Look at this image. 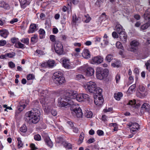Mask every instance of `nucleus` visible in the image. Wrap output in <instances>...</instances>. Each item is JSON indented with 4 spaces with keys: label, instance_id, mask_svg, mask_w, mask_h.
<instances>
[{
    "label": "nucleus",
    "instance_id": "79ce46f5",
    "mask_svg": "<svg viewBox=\"0 0 150 150\" xmlns=\"http://www.w3.org/2000/svg\"><path fill=\"white\" fill-rule=\"evenodd\" d=\"M20 130L21 132H25L27 130V128L25 125H23L21 127Z\"/></svg>",
    "mask_w": 150,
    "mask_h": 150
},
{
    "label": "nucleus",
    "instance_id": "de8ad7c7",
    "mask_svg": "<svg viewBox=\"0 0 150 150\" xmlns=\"http://www.w3.org/2000/svg\"><path fill=\"white\" fill-rule=\"evenodd\" d=\"M18 38H12L11 39V42L13 44L17 43L18 42Z\"/></svg>",
    "mask_w": 150,
    "mask_h": 150
},
{
    "label": "nucleus",
    "instance_id": "2f4dec72",
    "mask_svg": "<svg viewBox=\"0 0 150 150\" xmlns=\"http://www.w3.org/2000/svg\"><path fill=\"white\" fill-rule=\"evenodd\" d=\"M150 25V20H149L148 22H146V23L142 25L141 27V30H144L148 28Z\"/></svg>",
    "mask_w": 150,
    "mask_h": 150
},
{
    "label": "nucleus",
    "instance_id": "603ef678",
    "mask_svg": "<svg viewBox=\"0 0 150 150\" xmlns=\"http://www.w3.org/2000/svg\"><path fill=\"white\" fill-rule=\"evenodd\" d=\"M56 141L58 143L62 142L63 141V138L60 136L58 137L57 138Z\"/></svg>",
    "mask_w": 150,
    "mask_h": 150
},
{
    "label": "nucleus",
    "instance_id": "bb28decb",
    "mask_svg": "<svg viewBox=\"0 0 150 150\" xmlns=\"http://www.w3.org/2000/svg\"><path fill=\"white\" fill-rule=\"evenodd\" d=\"M116 30L117 32L119 34L122 32H124L123 31L122 27L120 24H117L116 26Z\"/></svg>",
    "mask_w": 150,
    "mask_h": 150
},
{
    "label": "nucleus",
    "instance_id": "37998d69",
    "mask_svg": "<svg viewBox=\"0 0 150 150\" xmlns=\"http://www.w3.org/2000/svg\"><path fill=\"white\" fill-rule=\"evenodd\" d=\"M93 114L92 112L89 111L85 113V116L87 118H91L92 117Z\"/></svg>",
    "mask_w": 150,
    "mask_h": 150
},
{
    "label": "nucleus",
    "instance_id": "423d86ee",
    "mask_svg": "<svg viewBox=\"0 0 150 150\" xmlns=\"http://www.w3.org/2000/svg\"><path fill=\"white\" fill-rule=\"evenodd\" d=\"M84 87L86 90L88 91L90 93H92L94 92V90H95L97 86L94 82L90 81L84 85Z\"/></svg>",
    "mask_w": 150,
    "mask_h": 150
},
{
    "label": "nucleus",
    "instance_id": "0eeeda50",
    "mask_svg": "<svg viewBox=\"0 0 150 150\" xmlns=\"http://www.w3.org/2000/svg\"><path fill=\"white\" fill-rule=\"evenodd\" d=\"M54 47L55 52L58 54L61 55L63 53V47L59 42H55Z\"/></svg>",
    "mask_w": 150,
    "mask_h": 150
},
{
    "label": "nucleus",
    "instance_id": "a878e982",
    "mask_svg": "<svg viewBox=\"0 0 150 150\" xmlns=\"http://www.w3.org/2000/svg\"><path fill=\"white\" fill-rule=\"evenodd\" d=\"M0 7L3 8L4 9H7L9 8L8 4L4 1L0 2Z\"/></svg>",
    "mask_w": 150,
    "mask_h": 150
},
{
    "label": "nucleus",
    "instance_id": "f704fd0d",
    "mask_svg": "<svg viewBox=\"0 0 150 150\" xmlns=\"http://www.w3.org/2000/svg\"><path fill=\"white\" fill-rule=\"evenodd\" d=\"M38 40V38L37 35L35 34L31 38V41L33 44L37 42Z\"/></svg>",
    "mask_w": 150,
    "mask_h": 150
},
{
    "label": "nucleus",
    "instance_id": "338daca9",
    "mask_svg": "<svg viewBox=\"0 0 150 150\" xmlns=\"http://www.w3.org/2000/svg\"><path fill=\"white\" fill-rule=\"evenodd\" d=\"M30 147L31 148V150H35L37 149L35 145L33 144H32L30 145Z\"/></svg>",
    "mask_w": 150,
    "mask_h": 150
},
{
    "label": "nucleus",
    "instance_id": "864d4df0",
    "mask_svg": "<svg viewBox=\"0 0 150 150\" xmlns=\"http://www.w3.org/2000/svg\"><path fill=\"white\" fill-rule=\"evenodd\" d=\"M35 52L38 54L40 55H42L44 54V53L43 51L39 50H37L35 51Z\"/></svg>",
    "mask_w": 150,
    "mask_h": 150
},
{
    "label": "nucleus",
    "instance_id": "774afa93",
    "mask_svg": "<svg viewBox=\"0 0 150 150\" xmlns=\"http://www.w3.org/2000/svg\"><path fill=\"white\" fill-rule=\"evenodd\" d=\"M145 66L146 67V69L150 67V60H148L147 62L145 63Z\"/></svg>",
    "mask_w": 150,
    "mask_h": 150
},
{
    "label": "nucleus",
    "instance_id": "20e7f679",
    "mask_svg": "<svg viewBox=\"0 0 150 150\" xmlns=\"http://www.w3.org/2000/svg\"><path fill=\"white\" fill-rule=\"evenodd\" d=\"M96 73L97 78L102 80L108 76V70L106 69L103 70L101 68L98 67L96 69Z\"/></svg>",
    "mask_w": 150,
    "mask_h": 150
},
{
    "label": "nucleus",
    "instance_id": "f8f14e48",
    "mask_svg": "<svg viewBox=\"0 0 150 150\" xmlns=\"http://www.w3.org/2000/svg\"><path fill=\"white\" fill-rule=\"evenodd\" d=\"M150 110V105L148 104L145 103L142 105L141 110L140 112L142 114H144L145 112H149Z\"/></svg>",
    "mask_w": 150,
    "mask_h": 150
},
{
    "label": "nucleus",
    "instance_id": "5fc2aeb1",
    "mask_svg": "<svg viewBox=\"0 0 150 150\" xmlns=\"http://www.w3.org/2000/svg\"><path fill=\"white\" fill-rule=\"evenodd\" d=\"M77 20L76 17V15L73 16H72V22L73 24H75Z\"/></svg>",
    "mask_w": 150,
    "mask_h": 150
},
{
    "label": "nucleus",
    "instance_id": "a19ab883",
    "mask_svg": "<svg viewBox=\"0 0 150 150\" xmlns=\"http://www.w3.org/2000/svg\"><path fill=\"white\" fill-rule=\"evenodd\" d=\"M112 59L113 56L110 54H108L105 59V60L109 62H110Z\"/></svg>",
    "mask_w": 150,
    "mask_h": 150
},
{
    "label": "nucleus",
    "instance_id": "393cba45",
    "mask_svg": "<svg viewBox=\"0 0 150 150\" xmlns=\"http://www.w3.org/2000/svg\"><path fill=\"white\" fill-rule=\"evenodd\" d=\"M0 7L3 8L4 9H7L9 8L8 4L4 1L0 2Z\"/></svg>",
    "mask_w": 150,
    "mask_h": 150
},
{
    "label": "nucleus",
    "instance_id": "49530a36",
    "mask_svg": "<svg viewBox=\"0 0 150 150\" xmlns=\"http://www.w3.org/2000/svg\"><path fill=\"white\" fill-rule=\"evenodd\" d=\"M21 41L27 45H28L29 43V39L28 38H23L21 40Z\"/></svg>",
    "mask_w": 150,
    "mask_h": 150
},
{
    "label": "nucleus",
    "instance_id": "58836bf2",
    "mask_svg": "<svg viewBox=\"0 0 150 150\" xmlns=\"http://www.w3.org/2000/svg\"><path fill=\"white\" fill-rule=\"evenodd\" d=\"M120 63L119 61L115 60V61L112 64V66L113 67H118L120 65Z\"/></svg>",
    "mask_w": 150,
    "mask_h": 150
},
{
    "label": "nucleus",
    "instance_id": "9b49d317",
    "mask_svg": "<svg viewBox=\"0 0 150 150\" xmlns=\"http://www.w3.org/2000/svg\"><path fill=\"white\" fill-rule=\"evenodd\" d=\"M139 42L136 40H134L130 42V45L131 46V51L133 52H136L138 50V46L139 45Z\"/></svg>",
    "mask_w": 150,
    "mask_h": 150
},
{
    "label": "nucleus",
    "instance_id": "09e8293b",
    "mask_svg": "<svg viewBox=\"0 0 150 150\" xmlns=\"http://www.w3.org/2000/svg\"><path fill=\"white\" fill-rule=\"evenodd\" d=\"M136 104V102L134 100V101H132V100H131L129 101L127 104L128 105H131L132 107H135V105Z\"/></svg>",
    "mask_w": 150,
    "mask_h": 150
},
{
    "label": "nucleus",
    "instance_id": "7ed1b4c3",
    "mask_svg": "<svg viewBox=\"0 0 150 150\" xmlns=\"http://www.w3.org/2000/svg\"><path fill=\"white\" fill-rule=\"evenodd\" d=\"M63 73L58 71L54 73L52 79L54 83L57 85H61L65 82V78L63 76Z\"/></svg>",
    "mask_w": 150,
    "mask_h": 150
},
{
    "label": "nucleus",
    "instance_id": "e2e57ef3",
    "mask_svg": "<svg viewBox=\"0 0 150 150\" xmlns=\"http://www.w3.org/2000/svg\"><path fill=\"white\" fill-rule=\"evenodd\" d=\"M51 113L54 116H55L57 115V112L54 109H52L51 110Z\"/></svg>",
    "mask_w": 150,
    "mask_h": 150
},
{
    "label": "nucleus",
    "instance_id": "ddd939ff",
    "mask_svg": "<svg viewBox=\"0 0 150 150\" xmlns=\"http://www.w3.org/2000/svg\"><path fill=\"white\" fill-rule=\"evenodd\" d=\"M94 99L95 103L98 106L101 105L104 101L102 96H94Z\"/></svg>",
    "mask_w": 150,
    "mask_h": 150
},
{
    "label": "nucleus",
    "instance_id": "4c0bfd02",
    "mask_svg": "<svg viewBox=\"0 0 150 150\" xmlns=\"http://www.w3.org/2000/svg\"><path fill=\"white\" fill-rule=\"evenodd\" d=\"M84 21L86 23L89 22L91 20V18L89 16L88 14L85 15L83 18Z\"/></svg>",
    "mask_w": 150,
    "mask_h": 150
},
{
    "label": "nucleus",
    "instance_id": "5701e85b",
    "mask_svg": "<svg viewBox=\"0 0 150 150\" xmlns=\"http://www.w3.org/2000/svg\"><path fill=\"white\" fill-rule=\"evenodd\" d=\"M36 25L35 24H32L30 26L29 29L28 30V33H33L36 30Z\"/></svg>",
    "mask_w": 150,
    "mask_h": 150
},
{
    "label": "nucleus",
    "instance_id": "13d9d810",
    "mask_svg": "<svg viewBox=\"0 0 150 150\" xmlns=\"http://www.w3.org/2000/svg\"><path fill=\"white\" fill-rule=\"evenodd\" d=\"M39 33L40 35L43 36L45 35V32L44 30L40 29L39 31Z\"/></svg>",
    "mask_w": 150,
    "mask_h": 150
},
{
    "label": "nucleus",
    "instance_id": "a211bd4d",
    "mask_svg": "<svg viewBox=\"0 0 150 150\" xmlns=\"http://www.w3.org/2000/svg\"><path fill=\"white\" fill-rule=\"evenodd\" d=\"M82 55L84 58L86 59H88L91 56L89 51L87 49H84L82 53Z\"/></svg>",
    "mask_w": 150,
    "mask_h": 150
},
{
    "label": "nucleus",
    "instance_id": "bf43d9fd",
    "mask_svg": "<svg viewBox=\"0 0 150 150\" xmlns=\"http://www.w3.org/2000/svg\"><path fill=\"white\" fill-rule=\"evenodd\" d=\"M8 65L9 67L11 68H14L15 67V64L12 62H9Z\"/></svg>",
    "mask_w": 150,
    "mask_h": 150
},
{
    "label": "nucleus",
    "instance_id": "4d7b16f0",
    "mask_svg": "<svg viewBox=\"0 0 150 150\" xmlns=\"http://www.w3.org/2000/svg\"><path fill=\"white\" fill-rule=\"evenodd\" d=\"M55 36L53 35H51L50 36V38L51 41L52 42H55Z\"/></svg>",
    "mask_w": 150,
    "mask_h": 150
},
{
    "label": "nucleus",
    "instance_id": "680f3d73",
    "mask_svg": "<svg viewBox=\"0 0 150 150\" xmlns=\"http://www.w3.org/2000/svg\"><path fill=\"white\" fill-rule=\"evenodd\" d=\"M84 78L83 75L82 74H78L76 76V79L77 80H80L81 79Z\"/></svg>",
    "mask_w": 150,
    "mask_h": 150
},
{
    "label": "nucleus",
    "instance_id": "b1692460",
    "mask_svg": "<svg viewBox=\"0 0 150 150\" xmlns=\"http://www.w3.org/2000/svg\"><path fill=\"white\" fill-rule=\"evenodd\" d=\"M49 92L47 90L42 91L40 93L41 96H42L44 98H46L47 97L48 98Z\"/></svg>",
    "mask_w": 150,
    "mask_h": 150
},
{
    "label": "nucleus",
    "instance_id": "ea45409f",
    "mask_svg": "<svg viewBox=\"0 0 150 150\" xmlns=\"http://www.w3.org/2000/svg\"><path fill=\"white\" fill-rule=\"evenodd\" d=\"M17 140L18 141V148H20L23 146V144L22 143V141L21 140V139L20 138H18Z\"/></svg>",
    "mask_w": 150,
    "mask_h": 150
},
{
    "label": "nucleus",
    "instance_id": "c03bdc74",
    "mask_svg": "<svg viewBox=\"0 0 150 150\" xmlns=\"http://www.w3.org/2000/svg\"><path fill=\"white\" fill-rule=\"evenodd\" d=\"M116 46L117 48L121 49H123V47L121 43L119 41H117L116 43Z\"/></svg>",
    "mask_w": 150,
    "mask_h": 150
},
{
    "label": "nucleus",
    "instance_id": "6ab92c4d",
    "mask_svg": "<svg viewBox=\"0 0 150 150\" xmlns=\"http://www.w3.org/2000/svg\"><path fill=\"white\" fill-rule=\"evenodd\" d=\"M94 73V70L92 67L88 68L86 71V75L88 76H92Z\"/></svg>",
    "mask_w": 150,
    "mask_h": 150
},
{
    "label": "nucleus",
    "instance_id": "aec40b11",
    "mask_svg": "<svg viewBox=\"0 0 150 150\" xmlns=\"http://www.w3.org/2000/svg\"><path fill=\"white\" fill-rule=\"evenodd\" d=\"M69 60L67 58L63 59L62 60V64L63 67L65 68L68 69L70 67Z\"/></svg>",
    "mask_w": 150,
    "mask_h": 150
},
{
    "label": "nucleus",
    "instance_id": "72a5a7b5",
    "mask_svg": "<svg viewBox=\"0 0 150 150\" xmlns=\"http://www.w3.org/2000/svg\"><path fill=\"white\" fill-rule=\"evenodd\" d=\"M47 67L52 68L55 65V62L54 61L48 60L47 62Z\"/></svg>",
    "mask_w": 150,
    "mask_h": 150
},
{
    "label": "nucleus",
    "instance_id": "7c9ffc66",
    "mask_svg": "<svg viewBox=\"0 0 150 150\" xmlns=\"http://www.w3.org/2000/svg\"><path fill=\"white\" fill-rule=\"evenodd\" d=\"M43 107L44 111L46 113H48L50 112L51 107L47 105V104L45 105H43Z\"/></svg>",
    "mask_w": 150,
    "mask_h": 150
},
{
    "label": "nucleus",
    "instance_id": "9d476101",
    "mask_svg": "<svg viewBox=\"0 0 150 150\" xmlns=\"http://www.w3.org/2000/svg\"><path fill=\"white\" fill-rule=\"evenodd\" d=\"M103 58L100 56H97L92 58L91 63L93 64L98 65L103 62Z\"/></svg>",
    "mask_w": 150,
    "mask_h": 150
},
{
    "label": "nucleus",
    "instance_id": "a18cd8bd",
    "mask_svg": "<svg viewBox=\"0 0 150 150\" xmlns=\"http://www.w3.org/2000/svg\"><path fill=\"white\" fill-rule=\"evenodd\" d=\"M102 3V0H98L95 3V6L97 7H99Z\"/></svg>",
    "mask_w": 150,
    "mask_h": 150
},
{
    "label": "nucleus",
    "instance_id": "1a4fd4ad",
    "mask_svg": "<svg viewBox=\"0 0 150 150\" xmlns=\"http://www.w3.org/2000/svg\"><path fill=\"white\" fill-rule=\"evenodd\" d=\"M128 126L131 127L130 128V132L133 134H135L139 128V125L137 123H129Z\"/></svg>",
    "mask_w": 150,
    "mask_h": 150
},
{
    "label": "nucleus",
    "instance_id": "6e6d98bb",
    "mask_svg": "<svg viewBox=\"0 0 150 150\" xmlns=\"http://www.w3.org/2000/svg\"><path fill=\"white\" fill-rule=\"evenodd\" d=\"M34 78V76L32 74H29L27 76V79L28 80L33 79Z\"/></svg>",
    "mask_w": 150,
    "mask_h": 150
},
{
    "label": "nucleus",
    "instance_id": "8fccbe9b",
    "mask_svg": "<svg viewBox=\"0 0 150 150\" xmlns=\"http://www.w3.org/2000/svg\"><path fill=\"white\" fill-rule=\"evenodd\" d=\"M34 139L37 141H40L41 139V137L40 136L39 134H37L35 135L34 136Z\"/></svg>",
    "mask_w": 150,
    "mask_h": 150
},
{
    "label": "nucleus",
    "instance_id": "4be33fe9",
    "mask_svg": "<svg viewBox=\"0 0 150 150\" xmlns=\"http://www.w3.org/2000/svg\"><path fill=\"white\" fill-rule=\"evenodd\" d=\"M144 16L145 20H150V8H148L145 11Z\"/></svg>",
    "mask_w": 150,
    "mask_h": 150
},
{
    "label": "nucleus",
    "instance_id": "c85d7f7f",
    "mask_svg": "<svg viewBox=\"0 0 150 150\" xmlns=\"http://www.w3.org/2000/svg\"><path fill=\"white\" fill-rule=\"evenodd\" d=\"M48 98L47 97L46 98H44L42 96H41V98L40 100V103L42 104V105H45L47 104V101L48 100Z\"/></svg>",
    "mask_w": 150,
    "mask_h": 150
},
{
    "label": "nucleus",
    "instance_id": "4468645a",
    "mask_svg": "<svg viewBox=\"0 0 150 150\" xmlns=\"http://www.w3.org/2000/svg\"><path fill=\"white\" fill-rule=\"evenodd\" d=\"M119 36L121 41L125 43L126 42L127 39V35L125 32H122L119 33Z\"/></svg>",
    "mask_w": 150,
    "mask_h": 150
},
{
    "label": "nucleus",
    "instance_id": "2eb2a0df",
    "mask_svg": "<svg viewBox=\"0 0 150 150\" xmlns=\"http://www.w3.org/2000/svg\"><path fill=\"white\" fill-rule=\"evenodd\" d=\"M9 34L8 30L5 29L0 30V36L4 38H7Z\"/></svg>",
    "mask_w": 150,
    "mask_h": 150
},
{
    "label": "nucleus",
    "instance_id": "6e6552de",
    "mask_svg": "<svg viewBox=\"0 0 150 150\" xmlns=\"http://www.w3.org/2000/svg\"><path fill=\"white\" fill-rule=\"evenodd\" d=\"M76 98V100L79 102L84 101L86 100H88L90 99L88 95L84 93L77 94Z\"/></svg>",
    "mask_w": 150,
    "mask_h": 150
},
{
    "label": "nucleus",
    "instance_id": "69168bd1",
    "mask_svg": "<svg viewBox=\"0 0 150 150\" xmlns=\"http://www.w3.org/2000/svg\"><path fill=\"white\" fill-rule=\"evenodd\" d=\"M97 134L100 136L103 135L104 134L103 131L101 130H98L97 131Z\"/></svg>",
    "mask_w": 150,
    "mask_h": 150
},
{
    "label": "nucleus",
    "instance_id": "f3484780",
    "mask_svg": "<svg viewBox=\"0 0 150 150\" xmlns=\"http://www.w3.org/2000/svg\"><path fill=\"white\" fill-rule=\"evenodd\" d=\"M102 91V89L99 87H96L95 90H94V92L92 93H93L95 95L94 96H102L101 93Z\"/></svg>",
    "mask_w": 150,
    "mask_h": 150
},
{
    "label": "nucleus",
    "instance_id": "cd10ccee",
    "mask_svg": "<svg viewBox=\"0 0 150 150\" xmlns=\"http://www.w3.org/2000/svg\"><path fill=\"white\" fill-rule=\"evenodd\" d=\"M122 96V94L120 92H118L117 93H115L114 95V98L116 100H119Z\"/></svg>",
    "mask_w": 150,
    "mask_h": 150
},
{
    "label": "nucleus",
    "instance_id": "052dcab7",
    "mask_svg": "<svg viewBox=\"0 0 150 150\" xmlns=\"http://www.w3.org/2000/svg\"><path fill=\"white\" fill-rule=\"evenodd\" d=\"M7 42L5 40H0V46H4L6 44Z\"/></svg>",
    "mask_w": 150,
    "mask_h": 150
},
{
    "label": "nucleus",
    "instance_id": "0e129e2a",
    "mask_svg": "<svg viewBox=\"0 0 150 150\" xmlns=\"http://www.w3.org/2000/svg\"><path fill=\"white\" fill-rule=\"evenodd\" d=\"M112 37L114 38H118L119 36L116 32H113L112 33Z\"/></svg>",
    "mask_w": 150,
    "mask_h": 150
},
{
    "label": "nucleus",
    "instance_id": "39448f33",
    "mask_svg": "<svg viewBox=\"0 0 150 150\" xmlns=\"http://www.w3.org/2000/svg\"><path fill=\"white\" fill-rule=\"evenodd\" d=\"M74 105L73 106H67L71 107L70 109L71 113L74 115H76L78 117H81L83 115V113L80 107L78 106L76 107V105L74 104Z\"/></svg>",
    "mask_w": 150,
    "mask_h": 150
},
{
    "label": "nucleus",
    "instance_id": "e433bc0d",
    "mask_svg": "<svg viewBox=\"0 0 150 150\" xmlns=\"http://www.w3.org/2000/svg\"><path fill=\"white\" fill-rule=\"evenodd\" d=\"M136 86L135 84H134L130 86L127 92L130 94H132L135 88L136 87Z\"/></svg>",
    "mask_w": 150,
    "mask_h": 150
},
{
    "label": "nucleus",
    "instance_id": "473e14b6",
    "mask_svg": "<svg viewBox=\"0 0 150 150\" xmlns=\"http://www.w3.org/2000/svg\"><path fill=\"white\" fill-rule=\"evenodd\" d=\"M84 134L83 132H82L79 136V139L78 141V144H80L83 142V140L84 138Z\"/></svg>",
    "mask_w": 150,
    "mask_h": 150
},
{
    "label": "nucleus",
    "instance_id": "c756f323",
    "mask_svg": "<svg viewBox=\"0 0 150 150\" xmlns=\"http://www.w3.org/2000/svg\"><path fill=\"white\" fill-rule=\"evenodd\" d=\"M19 1L22 8H24L28 5L26 0H19Z\"/></svg>",
    "mask_w": 150,
    "mask_h": 150
},
{
    "label": "nucleus",
    "instance_id": "f257e3e1",
    "mask_svg": "<svg viewBox=\"0 0 150 150\" xmlns=\"http://www.w3.org/2000/svg\"><path fill=\"white\" fill-rule=\"evenodd\" d=\"M77 94V91H75L68 90L67 91L65 96L60 99L61 107L74 105L73 100H75L74 99L76 98Z\"/></svg>",
    "mask_w": 150,
    "mask_h": 150
},
{
    "label": "nucleus",
    "instance_id": "f03ea898",
    "mask_svg": "<svg viewBox=\"0 0 150 150\" xmlns=\"http://www.w3.org/2000/svg\"><path fill=\"white\" fill-rule=\"evenodd\" d=\"M40 112L38 110H32L26 112V120L30 124H36L40 120Z\"/></svg>",
    "mask_w": 150,
    "mask_h": 150
},
{
    "label": "nucleus",
    "instance_id": "3c124183",
    "mask_svg": "<svg viewBox=\"0 0 150 150\" xmlns=\"http://www.w3.org/2000/svg\"><path fill=\"white\" fill-rule=\"evenodd\" d=\"M15 54L14 52L12 53H7L6 54V56H7L10 58H12L15 56Z\"/></svg>",
    "mask_w": 150,
    "mask_h": 150
},
{
    "label": "nucleus",
    "instance_id": "412c9836",
    "mask_svg": "<svg viewBox=\"0 0 150 150\" xmlns=\"http://www.w3.org/2000/svg\"><path fill=\"white\" fill-rule=\"evenodd\" d=\"M45 141L46 144L50 148L52 147L53 144L49 137H46L44 139Z\"/></svg>",
    "mask_w": 150,
    "mask_h": 150
},
{
    "label": "nucleus",
    "instance_id": "c9c22d12",
    "mask_svg": "<svg viewBox=\"0 0 150 150\" xmlns=\"http://www.w3.org/2000/svg\"><path fill=\"white\" fill-rule=\"evenodd\" d=\"M14 47L18 48H24V45L18 41L17 43L15 44Z\"/></svg>",
    "mask_w": 150,
    "mask_h": 150
},
{
    "label": "nucleus",
    "instance_id": "dca6fc26",
    "mask_svg": "<svg viewBox=\"0 0 150 150\" xmlns=\"http://www.w3.org/2000/svg\"><path fill=\"white\" fill-rule=\"evenodd\" d=\"M27 104L24 100L21 101L19 103V105L18 107V110L19 111H22L26 106Z\"/></svg>",
    "mask_w": 150,
    "mask_h": 150
}]
</instances>
